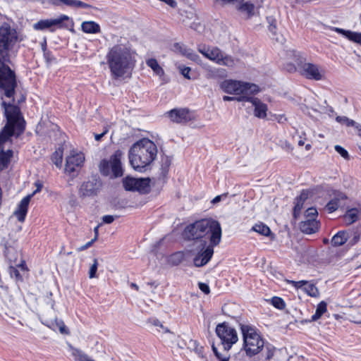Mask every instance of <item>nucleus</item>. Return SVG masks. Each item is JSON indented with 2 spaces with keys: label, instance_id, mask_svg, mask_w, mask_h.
<instances>
[{
  "label": "nucleus",
  "instance_id": "obj_61",
  "mask_svg": "<svg viewBox=\"0 0 361 361\" xmlns=\"http://www.w3.org/2000/svg\"><path fill=\"white\" fill-rule=\"evenodd\" d=\"M301 201H305L308 198V192L302 190L299 196L297 197Z\"/></svg>",
  "mask_w": 361,
  "mask_h": 361
},
{
  "label": "nucleus",
  "instance_id": "obj_36",
  "mask_svg": "<svg viewBox=\"0 0 361 361\" xmlns=\"http://www.w3.org/2000/svg\"><path fill=\"white\" fill-rule=\"evenodd\" d=\"M78 194L82 198L90 196V183L89 181L84 182L80 186Z\"/></svg>",
  "mask_w": 361,
  "mask_h": 361
},
{
  "label": "nucleus",
  "instance_id": "obj_43",
  "mask_svg": "<svg viewBox=\"0 0 361 361\" xmlns=\"http://www.w3.org/2000/svg\"><path fill=\"white\" fill-rule=\"evenodd\" d=\"M255 6L249 2L243 3L240 6V10L244 12H246L247 14L251 15L254 12Z\"/></svg>",
  "mask_w": 361,
  "mask_h": 361
},
{
  "label": "nucleus",
  "instance_id": "obj_6",
  "mask_svg": "<svg viewBox=\"0 0 361 361\" xmlns=\"http://www.w3.org/2000/svg\"><path fill=\"white\" fill-rule=\"evenodd\" d=\"M240 329L243 335V348L247 356L252 357L263 350L264 341L255 326L240 324Z\"/></svg>",
  "mask_w": 361,
  "mask_h": 361
},
{
  "label": "nucleus",
  "instance_id": "obj_20",
  "mask_svg": "<svg viewBox=\"0 0 361 361\" xmlns=\"http://www.w3.org/2000/svg\"><path fill=\"white\" fill-rule=\"evenodd\" d=\"M147 324L154 327V334H171L170 329L164 326L162 322L155 317H150L147 320Z\"/></svg>",
  "mask_w": 361,
  "mask_h": 361
},
{
  "label": "nucleus",
  "instance_id": "obj_37",
  "mask_svg": "<svg viewBox=\"0 0 361 361\" xmlns=\"http://www.w3.org/2000/svg\"><path fill=\"white\" fill-rule=\"evenodd\" d=\"M135 178L127 177L123 180L124 188L128 191H135Z\"/></svg>",
  "mask_w": 361,
  "mask_h": 361
},
{
  "label": "nucleus",
  "instance_id": "obj_63",
  "mask_svg": "<svg viewBox=\"0 0 361 361\" xmlns=\"http://www.w3.org/2000/svg\"><path fill=\"white\" fill-rule=\"evenodd\" d=\"M64 0H49V3L56 6H60L63 4Z\"/></svg>",
  "mask_w": 361,
  "mask_h": 361
},
{
  "label": "nucleus",
  "instance_id": "obj_41",
  "mask_svg": "<svg viewBox=\"0 0 361 361\" xmlns=\"http://www.w3.org/2000/svg\"><path fill=\"white\" fill-rule=\"evenodd\" d=\"M271 304L273 305V306L279 310H283L286 307V304L283 300L276 296H274L271 298Z\"/></svg>",
  "mask_w": 361,
  "mask_h": 361
},
{
  "label": "nucleus",
  "instance_id": "obj_47",
  "mask_svg": "<svg viewBox=\"0 0 361 361\" xmlns=\"http://www.w3.org/2000/svg\"><path fill=\"white\" fill-rule=\"evenodd\" d=\"M334 149L342 157H343L345 159H349L348 152L343 147L336 145H335Z\"/></svg>",
  "mask_w": 361,
  "mask_h": 361
},
{
  "label": "nucleus",
  "instance_id": "obj_39",
  "mask_svg": "<svg viewBox=\"0 0 361 361\" xmlns=\"http://www.w3.org/2000/svg\"><path fill=\"white\" fill-rule=\"evenodd\" d=\"M339 199L334 198L327 203L326 208L329 212L331 213L335 212L339 207Z\"/></svg>",
  "mask_w": 361,
  "mask_h": 361
},
{
  "label": "nucleus",
  "instance_id": "obj_24",
  "mask_svg": "<svg viewBox=\"0 0 361 361\" xmlns=\"http://www.w3.org/2000/svg\"><path fill=\"white\" fill-rule=\"evenodd\" d=\"M69 350L71 355L74 357L75 361H90L88 356L83 353L81 350L74 348L71 345H68Z\"/></svg>",
  "mask_w": 361,
  "mask_h": 361
},
{
  "label": "nucleus",
  "instance_id": "obj_54",
  "mask_svg": "<svg viewBox=\"0 0 361 361\" xmlns=\"http://www.w3.org/2000/svg\"><path fill=\"white\" fill-rule=\"evenodd\" d=\"M200 289L205 294H209L210 292V289L209 286L204 283H199L198 284Z\"/></svg>",
  "mask_w": 361,
  "mask_h": 361
},
{
  "label": "nucleus",
  "instance_id": "obj_26",
  "mask_svg": "<svg viewBox=\"0 0 361 361\" xmlns=\"http://www.w3.org/2000/svg\"><path fill=\"white\" fill-rule=\"evenodd\" d=\"M336 121L339 123H341L343 125H345L346 126L348 127H350V126H353L355 127L357 130L359 131H361V125L359 124V123H357L355 121L352 120V119H350L348 118V117L346 116H338L336 118Z\"/></svg>",
  "mask_w": 361,
  "mask_h": 361
},
{
  "label": "nucleus",
  "instance_id": "obj_44",
  "mask_svg": "<svg viewBox=\"0 0 361 361\" xmlns=\"http://www.w3.org/2000/svg\"><path fill=\"white\" fill-rule=\"evenodd\" d=\"M334 30L336 32L339 33V34H342L346 38H348V39H350L351 41H353V35L351 34H355L356 33L355 32H352V31H350V30H345L343 29L338 28V27H335Z\"/></svg>",
  "mask_w": 361,
  "mask_h": 361
},
{
  "label": "nucleus",
  "instance_id": "obj_19",
  "mask_svg": "<svg viewBox=\"0 0 361 361\" xmlns=\"http://www.w3.org/2000/svg\"><path fill=\"white\" fill-rule=\"evenodd\" d=\"M174 47L176 50L180 51L183 55L185 56L188 59L197 63H200L201 60L199 55L192 49H188L179 43H176L174 44Z\"/></svg>",
  "mask_w": 361,
  "mask_h": 361
},
{
  "label": "nucleus",
  "instance_id": "obj_38",
  "mask_svg": "<svg viewBox=\"0 0 361 361\" xmlns=\"http://www.w3.org/2000/svg\"><path fill=\"white\" fill-rule=\"evenodd\" d=\"M99 169L101 173L104 176H109L110 174L111 164L110 161L103 160L101 161L99 165Z\"/></svg>",
  "mask_w": 361,
  "mask_h": 361
},
{
  "label": "nucleus",
  "instance_id": "obj_1",
  "mask_svg": "<svg viewBox=\"0 0 361 361\" xmlns=\"http://www.w3.org/2000/svg\"><path fill=\"white\" fill-rule=\"evenodd\" d=\"M21 40L17 30L9 23H3L0 25V90L3 91L1 98L4 99L5 96L10 99L8 102L13 104L17 78L15 71L8 63L16 57Z\"/></svg>",
  "mask_w": 361,
  "mask_h": 361
},
{
  "label": "nucleus",
  "instance_id": "obj_16",
  "mask_svg": "<svg viewBox=\"0 0 361 361\" xmlns=\"http://www.w3.org/2000/svg\"><path fill=\"white\" fill-rule=\"evenodd\" d=\"M52 28L66 29L74 32V23L72 18L66 15H61L59 18L51 19Z\"/></svg>",
  "mask_w": 361,
  "mask_h": 361
},
{
  "label": "nucleus",
  "instance_id": "obj_4",
  "mask_svg": "<svg viewBox=\"0 0 361 361\" xmlns=\"http://www.w3.org/2000/svg\"><path fill=\"white\" fill-rule=\"evenodd\" d=\"M1 107L6 118V123L0 131V150H4V145L11 141V137H18L25 129V121L21 114L20 109L15 104L3 100L1 97Z\"/></svg>",
  "mask_w": 361,
  "mask_h": 361
},
{
  "label": "nucleus",
  "instance_id": "obj_12",
  "mask_svg": "<svg viewBox=\"0 0 361 361\" xmlns=\"http://www.w3.org/2000/svg\"><path fill=\"white\" fill-rule=\"evenodd\" d=\"M300 73L310 80H320L323 78L324 71L316 64L305 63L300 66Z\"/></svg>",
  "mask_w": 361,
  "mask_h": 361
},
{
  "label": "nucleus",
  "instance_id": "obj_64",
  "mask_svg": "<svg viewBox=\"0 0 361 361\" xmlns=\"http://www.w3.org/2000/svg\"><path fill=\"white\" fill-rule=\"evenodd\" d=\"M100 226V224L97 225L94 228V238L93 239H92V245L94 243V241L97 240V238H98V235H99V228Z\"/></svg>",
  "mask_w": 361,
  "mask_h": 361
},
{
  "label": "nucleus",
  "instance_id": "obj_28",
  "mask_svg": "<svg viewBox=\"0 0 361 361\" xmlns=\"http://www.w3.org/2000/svg\"><path fill=\"white\" fill-rule=\"evenodd\" d=\"M359 212L357 209L353 208L347 211L344 215V220L346 224H351L355 222L358 219Z\"/></svg>",
  "mask_w": 361,
  "mask_h": 361
},
{
  "label": "nucleus",
  "instance_id": "obj_23",
  "mask_svg": "<svg viewBox=\"0 0 361 361\" xmlns=\"http://www.w3.org/2000/svg\"><path fill=\"white\" fill-rule=\"evenodd\" d=\"M13 151L11 149L0 150V171L6 168L10 162L11 158L13 157Z\"/></svg>",
  "mask_w": 361,
  "mask_h": 361
},
{
  "label": "nucleus",
  "instance_id": "obj_21",
  "mask_svg": "<svg viewBox=\"0 0 361 361\" xmlns=\"http://www.w3.org/2000/svg\"><path fill=\"white\" fill-rule=\"evenodd\" d=\"M348 233L345 231H341L332 237L331 243L334 247L341 246L348 240Z\"/></svg>",
  "mask_w": 361,
  "mask_h": 361
},
{
  "label": "nucleus",
  "instance_id": "obj_49",
  "mask_svg": "<svg viewBox=\"0 0 361 361\" xmlns=\"http://www.w3.org/2000/svg\"><path fill=\"white\" fill-rule=\"evenodd\" d=\"M171 161L168 158H166L164 164L161 166V175L163 177L166 176Z\"/></svg>",
  "mask_w": 361,
  "mask_h": 361
},
{
  "label": "nucleus",
  "instance_id": "obj_60",
  "mask_svg": "<svg viewBox=\"0 0 361 361\" xmlns=\"http://www.w3.org/2000/svg\"><path fill=\"white\" fill-rule=\"evenodd\" d=\"M353 37V41L356 43H358L361 45V33L356 32L355 34H351Z\"/></svg>",
  "mask_w": 361,
  "mask_h": 361
},
{
  "label": "nucleus",
  "instance_id": "obj_3",
  "mask_svg": "<svg viewBox=\"0 0 361 361\" xmlns=\"http://www.w3.org/2000/svg\"><path fill=\"white\" fill-rule=\"evenodd\" d=\"M106 59L114 78L130 77L136 62L134 53L123 45H115L111 48Z\"/></svg>",
  "mask_w": 361,
  "mask_h": 361
},
{
  "label": "nucleus",
  "instance_id": "obj_34",
  "mask_svg": "<svg viewBox=\"0 0 361 361\" xmlns=\"http://www.w3.org/2000/svg\"><path fill=\"white\" fill-rule=\"evenodd\" d=\"M52 162L57 166L61 167L63 160V150L61 148L56 149L51 155Z\"/></svg>",
  "mask_w": 361,
  "mask_h": 361
},
{
  "label": "nucleus",
  "instance_id": "obj_22",
  "mask_svg": "<svg viewBox=\"0 0 361 361\" xmlns=\"http://www.w3.org/2000/svg\"><path fill=\"white\" fill-rule=\"evenodd\" d=\"M135 191L147 193L149 189V178H135Z\"/></svg>",
  "mask_w": 361,
  "mask_h": 361
},
{
  "label": "nucleus",
  "instance_id": "obj_45",
  "mask_svg": "<svg viewBox=\"0 0 361 361\" xmlns=\"http://www.w3.org/2000/svg\"><path fill=\"white\" fill-rule=\"evenodd\" d=\"M247 98H248V96H247V95H241L238 97H230V96H224L223 100L225 102H229V101L245 102Z\"/></svg>",
  "mask_w": 361,
  "mask_h": 361
},
{
  "label": "nucleus",
  "instance_id": "obj_13",
  "mask_svg": "<svg viewBox=\"0 0 361 361\" xmlns=\"http://www.w3.org/2000/svg\"><path fill=\"white\" fill-rule=\"evenodd\" d=\"M168 114L170 119L177 123H186L194 118L192 113L188 109H174Z\"/></svg>",
  "mask_w": 361,
  "mask_h": 361
},
{
  "label": "nucleus",
  "instance_id": "obj_48",
  "mask_svg": "<svg viewBox=\"0 0 361 361\" xmlns=\"http://www.w3.org/2000/svg\"><path fill=\"white\" fill-rule=\"evenodd\" d=\"M44 57L47 63H51L56 60L52 53L47 49H44Z\"/></svg>",
  "mask_w": 361,
  "mask_h": 361
},
{
  "label": "nucleus",
  "instance_id": "obj_56",
  "mask_svg": "<svg viewBox=\"0 0 361 361\" xmlns=\"http://www.w3.org/2000/svg\"><path fill=\"white\" fill-rule=\"evenodd\" d=\"M82 30L86 33H90V21H85L82 23Z\"/></svg>",
  "mask_w": 361,
  "mask_h": 361
},
{
  "label": "nucleus",
  "instance_id": "obj_58",
  "mask_svg": "<svg viewBox=\"0 0 361 361\" xmlns=\"http://www.w3.org/2000/svg\"><path fill=\"white\" fill-rule=\"evenodd\" d=\"M114 217L111 215H105L102 217V221L105 224H111L114 221Z\"/></svg>",
  "mask_w": 361,
  "mask_h": 361
},
{
  "label": "nucleus",
  "instance_id": "obj_62",
  "mask_svg": "<svg viewBox=\"0 0 361 361\" xmlns=\"http://www.w3.org/2000/svg\"><path fill=\"white\" fill-rule=\"evenodd\" d=\"M100 31V27L99 25L92 21V33H97V32H99Z\"/></svg>",
  "mask_w": 361,
  "mask_h": 361
},
{
  "label": "nucleus",
  "instance_id": "obj_14",
  "mask_svg": "<svg viewBox=\"0 0 361 361\" xmlns=\"http://www.w3.org/2000/svg\"><path fill=\"white\" fill-rule=\"evenodd\" d=\"M85 160V157L82 153H72L66 158L65 165V171L67 173H71L74 172L78 167H80Z\"/></svg>",
  "mask_w": 361,
  "mask_h": 361
},
{
  "label": "nucleus",
  "instance_id": "obj_2",
  "mask_svg": "<svg viewBox=\"0 0 361 361\" xmlns=\"http://www.w3.org/2000/svg\"><path fill=\"white\" fill-rule=\"evenodd\" d=\"M222 231L219 222L213 219H202L189 224L183 231V236L194 240L195 244L207 245L212 242L219 245L221 240Z\"/></svg>",
  "mask_w": 361,
  "mask_h": 361
},
{
  "label": "nucleus",
  "instance_id": "obj_50",
  "mask_svg": "<svg viewBox=\"0 0 361 361\" xmlns=\"http://www.w3.org/2000/svg\"><path fill=\"white\" fill-rule=\"evenodd\" d=\"M306 281H288V283L293 285L297 289L301 288L303 290V288L305 285Z\"/></svg>",
  "mask_w": 361,
  "mask_h": 361
},
{
  "label": "nucleus",
  "instance_id": "obj_35",
  "mask_svg": "<svg viewBox=\"0 0 361 361\" xmlns=\"http://www.w3.org/2000/svg\"><path fill=\"white\" fill-rule=\"evenodd\" d=\"M63 4L71 8H89V4L80 0H64Z\"/></svg>",
  "mask_w": 361,
  "mask_h": 361
},
{
  "label": "nucleus",
  "instance_id": "obj_51",
  "mask_svg": "<svg viewBox=\"0 0 361 361\" xmlns=\"http://www.w3.org/2000/svg\"><path fill=\"white\" fill-rule=\"evenodd\" d=\"M212 350L216 355V357L220 360V361H228V357H222L221 355L219 353L217 348L215 346L214 344H212Z\"/></svg>",
  "mask_w": 361,
  "mask_h": 361
},
{
  "label": "nucleus",
  "instance_id": "obj_25",
  "mask_svg": "<svg viewBox=\"0 0 361 361\" xmlns=\"http://www.w3.org/2000/svg\"><path fill=\"white\" fill-rule=\"evenodd\" d=\"M327 311V304L324 301L320 302L316 308L315 313L312 316L311 321H317Z\"/></svg>",
  "mask_w": 361,
  "mask_h": 361
},
{
  "label": "nucleus",
  "instance_id": "obj_59",
  "mask_svg": "<svg viewBox=\"0 0 361 361\" xmlns=\"http://www.w3.org/2000/svg\"><path fill=\"white\" fill-rule=\"evenodd\" d=\"M227 196V194L224 193V194H222V195H217L212 200V204H216L218 202H219L223 198H225Z\"/></svg>",
  "mask_w": 361,
  "mask_h": 361
},
{
  "label": "nucleus",
  "instance_id": "obj_29",
  "mask_svg": "<svg viewBox=\"0 0 361 361\" xmlns=\"http://www.w3.org/2000/svg\"><path fill=\"white\" fill-rule=\"evenodd\" d=\"M147 65L150 67L155 74L159 76H162L164 73L163 68L159 66L155 59H149L146 61Z\"/></svg>",
  "mask_w": 361,
  "mask_h": 361
},
{
  "label": "nucleus",
  "instance_id": "obj_53",
  "mask_svg": "<svg viewBox=\"0 0 361 361\" xmlns=\"http://www.w3.org/2000/svg\"><path fill=\"white\" fill-rule=\"evenodd\" d=\"M171 259L173 261L174 264H178L183 259V254L180 252L175 253L174 255H172Z\"/></svg>",
  "mask_w": 361,
  "mask_h": 361
},
{
  "label": "nucleus",
  "instance_id": "obj_27",
  "mask_svg": "<svg viewBox=\"0 0 361 361\" xmlns=\"http://www.w3.org/2000/svg\"><path fill=\"white\" fill-rule=\"evenodd\" d=\"M33 27L36 30H44L45 29H49L51 32L55 31V28H52L51 27V19L41 20L35 23Z\"/></svg>",
  "mask_w": 361,
  "mask_h": 361
},
{
  "label": "nucleus",
  "instance_id": "obj_18",
  "mask_svg": "<svg viewBox=\"0 0 361 361\" xmlns=\"http://www.w3.org/2000/svg\"><path fill=\"white\" fill-rule=\"evenodd\" d=\"M300 228L304 233L312 234L318 231L319 222L313 219H305L300 223Z\"/></svg>",
  "mask_w": 361,
  "mask_h": 361
},
{
  "label": "nucleus",
  "instance_id": "obj_40",
  "mask_svg": "<svg viewBox=\"0 0 361 361\" xmlns=\"http://www.w3.org/2000/svg\"><path fill=\"white\" fill-rule=\"evenodd\" d=\"M304 201H301L300 199L296 197L295 199V207L293 209V216L295 218H297L300 214L301 209H302Z\"/></svg>",
  "mask_w": 361,
  "mask_h": 361
},
{
  "label": "nucleus",
  "instance_id": "obj_42",
  "mask_svg": "<svg viewBox=\"0 0 361 361\" xmlns=\"http://www.w3.org/2000/svg\"><path fill=\"white\" fill-rule=\"evenodd\" d=\"M56 327L58 328L59 332L62 334L68 335L70 334L68 328L65 325L62 320L56 319L55 321Z\"/></svg>",
  "mask_w": 361,
  "mask_h": 361
},
{
  "label": "nucleus",
  "instance_id": "obj_5",
  "mask_svg": "<svg viewBox=\"0 0 361 361\" xmlns=\"http://www.w3.org/2000/svg\"><path fill=\"white\" fill-rule=\"evenodd\" d=\"M157 145L147 138H143L133 144L129 150V161L133 168L142 171L157 157Z\"/></svg>",
  "mask_w": 361,
  "mask_h": 361
},
{
  "label": "nucleus",
  "instance_id": "obj_11",
  "mask_svg": "<svg viewBox=\"0 0 361 361\" xmlns=\"http://www.w3.org/2000/svg\"><path fill=\"white\" fill-rule=\"evenodd\" d=\"M35 185L37 187L36 190L31 195H28L23 197L18 205V208L14 212V215L20 222H23L25 221L28 205L32 197L37 192H39L42 188V184L39 182H36Z\"/></svg>",
  "mask_w": 361,
  "mask_h": 361
},
{
  "label": "nucleus",
  "instance_id": "obj_57",
  "mask_svg": "<svg viewBox=\"0 0 361 361\" xmlns=\"http://www.w3.org/2000/svg\"><path fill=\"white\" fill-rule=\"evenodd\" d=\"M97 259H94V263L92 264V279L97 277Z\"/></svg>",
  "mask_w": 361,
  "mask_h": 361
},
{
  "label": "nucleus",
  "instance_id": "obj_8",
  "mask_svg": "<svg viewBox=\"0 0 361 361\" xmlns=\"http://www.w3.org/2000/svg\"><path fill=\"white\" fill-rule=\"evenodd\" d=\"M197 50L207 59L219 65L233 68L238 62L237 59H235L231 56L224 54V52L216 47L199 45Z\"/></svg>",
  "mask_w": 361,
  "mask_h": 361
},
{
  "label": "nucleus",
  "instance_id": "obj_33",
  "mask_svg": "<svg viewBox=\"0 0 361 361\" xmlns=\"http://www.w3.org/2000/svg\"><path fill=\"white\" fill-rule=\"evenodd\" d=\"M109 130V126L104 120L102 121V133H94V137L96 141L99 142L102 138L108 133Z\"/></svg>",
  "mask_w": 361,
  "mask_h": 361
},
{
  "label": "nucleus",
  "instance_id": "obj_52",
  "mask_svg": "<svg viewBox=\"0 0 361 361\" xmlns=\"http://www.w3.org/2000/svg\"><path fill=\"white\" fill-rule=\"evenodd\" d=\"M269 25V30L273 34H276V20L274 19H271L270 18H268Z\"/></svg>",
  "mask_w": 361,
  "mask_h": 361
},
{
  "label": "nucleus",
  "instance_id": "obj_10",
  "mask_svg": "<svg viewBox=\"0 0 361 361\" xmlns=\"http://www.w3.org/2000/svg\"><path fill=\"white\" fill-rule=\"evenodd\" d=\"M197 253L193 259L195 267H201L207 264L214 255V247L217 245H213L212 242L207 245L195 244Z\"/></svg>",
  "mask_w": 361,
  "mask_h": 361
},
{
  "label": "nucleus",
  "instance_id": "obj_31",
  "mask_svg": "<svg viewBox=\"0 0 361 361\" xmlns=\"http://www.w3.org/2000/svg\"><path fill=\"white\" fill-rule=\"evenodd\" d=\"M262 356L264 357V359L266 360H270L271 358H272L274 357V354L276 352H278L279 350H277L276 349V348H274L273 345L268 343L267 345L264 344L263 350H262Z\"/></svg>",
  "mask_w": 361,
  "mask_h": 361
},
{
  "label": "nucleus",
  "instance_id": "obj_17",
  "mask_svg": "<svg viewBox=\"0 0 361 361\" xmlns=\"http://www.w3.org/2000/svg\"><path fill=\"white\" fill-rule=\"evenodd\" d=\"M245 102L252 103V106L255 107L254 114L255 116L259 118H264L267 116V106L262 103L259 99L250 95Z\"/></svg>",
  "mask_w": 361,
  "mask_h": 361
},
{
  "label": "nucleus",
  "instance_id": "obj_46",
  "mask_svg": "<svg viewBox=\"0 0 361 361\" xmlns=\"http://www.w3.org/2000/svg\"><path fill=\"white\" fill-rule=\"evenodd\" d=\"M318 212L315 208L311 207L306 210L305 212V219H315L317 216Z\"/></svg>",
  "mask_w": 361,
  "mask_h": 361
},
{
  "label": "nucleus",
  "instance_id": "obj_7",
  "mask_svg": "<svg viewBox=\"0 0 361 361\" xmlns=\"http://www.w3.org/2000/svg\"><path fill=\"white\" fill-rule=\"evenodd\" d=\"M226 93L236 95H252L259 92V87L254 84L235 80H225L220 84Z\"/></svg>",
  "mask_w": 361,
  "mask_h": 361
},
{
  "label": "nucleus",
  "instance_id": "obj_32",
  "mask_svg": "<svg viewBox=\"0 0 361 361\" xmlns=\"http://www.w3.org/2000/svg\"><path fill=\"white\" fill-rule=\"evenodd\" d=\"M252 230L262 235L268 236L271 234V230L269 226L263 223L255 224Z\"/></svg>",
  "mask_w": 361,
  "mask_h": 361
},
{
  "label": "nucleus",
  "instance_id": "obj_9",
  "mask_svg": "<svg viewBox=\"0 0 361 361\" xmlns=\"http://www.w3.org/2000/svg\"><path fill=\"white\" fill-rule=\"evenodd\" d=\"M215 332L220 339L221 345L225 351L231 350L232 346L238 341L236 330L226 322L218 324L216 326Z\"/></svg>",
  "mask_w": 361,
  "mask_h": 361
},
{
  "label": "nucleus",
  "instance_id": "obj_15",
  "mask_svg": "<svg viewBox=\"0 0 361 361\" xmlns=\"http://www.w3.org/2000/svg\"><path fill=\"white\" fill-rule=\"evenodd\" d=\"M122 152L117 150L110 157L111 171L113 178L121 177L123 175V170L121 166Z\"/></svg>",
  "mask_w": 361,
  "mask_h": 361
},
{
  "label": "nucleus",
  "instance_id": "obj_55",
  "mask_svg": "<svg viewBox=\"0 0 361 361\" xmlns=\"http://www.w3.org/2000/svg\"><path fill=\"white\" fill-rule=\"evenodd\" d=\"M190 68L189 67H183V68H180V73L181 74L187 79H191L190 75H189V73H190Z\"/></svg>",
  "mask_w": 361,
  "mask_h": 361
},
{
  "label": "nucleus",
  "instance_id": "obj_30",
  "mask_svg": "<svg viewBox=\"0 0 361 361\" xmlns=\"http://www.w3.org/2000/svg\"><path fill=\"white\" fill-rule=\"evenodd\" d=\"M303 291L311 297L317 298L319 295L318 288L316 286L314 283H309L308 281H306L303 288Z\"/></svg>",
  "mask_w": 361,
  "mask_h": 361
}]
</instances>
